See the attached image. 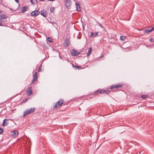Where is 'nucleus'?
I'll return each mask as SVG.
<instances>
[{"label":"nucleus","mask_w":154,"mask_h":154,"mask_svg":"<svg viewBox=\"0 0 154 154\" xmlns=\"http://www.w3.org/2000/svg\"><path fill=\"white\" fill-rule=\"evenodd\" d=\"M64 102L65 101L63 99H60L54 106L53 108L57 109L60 107L62 105H65L66 103H64Z\"/></svg>","instance_id":"nucleus-1"},{"label":"nucleus","mask_w":154,"mask_h":154,"mask_svg":"<svg viewBox=\"0 0 154 154\" xmlns=\"http://www.w3.org/2000/svg\"><path fill=\"white\" fill-rule=\"evenodd\" d=\"M123 84L122 83L116 84H113L111 85L110 87L107 88L108 90L109 89H113V88L117 89L120 88H121L123 86Z\"/></svg>","instance_id":"nucleus-2"},{"label":"nucleus","mask_w":154,"mask_h":154,"mask_svg":"<svg viewBox=\"0 0 154 154\" xmlns=\"http://www.w3.org/2000/svg\"><path fill=\"white\" fill-rule=\"evenodd\" d=\"M35 110L34 108H31L30 109H28L25 111L23 115V117L28 115L29 113H33Z\"/></svg>","instance_id":"nucleus-3"},{"label":"nucleus","mask_w":154,"mask_h":154,"mask_svg":"<svg viewBox=\"0 0 154 154\" xmlns=\"http://www.w3.org/2000/svg\"><path fill=\"white\" fill-rule=\"evenodd\" d=\"M80 53L76 50L72 49L71 52V54L72 56H75L80 54Z\"/></svg>","instance_id":"nucleus-4"},{"label":"nucleus","mask_w":154,"mask_h":154,"mask_svg":"<svg viewBox=\"0 0 154 154\" xmlns=\"http://www.w3.org/2000/svg\"><path fill=\"white\" fill-rule=\"evenodd\" d=\"M26 93L28 95H30L32 93V86H30L29 88H28L26 90Z\"/></svg>","instance_id":"nucleus-5"},{"label":"nucleus","mask_w":154,"mask_h":154,"mask_svg":"<svg viewBox=\"0 0 154 154\" xmlns=\"http://www.w3.org/2000/svg\"><path fill=\"white\" fill-rule=\"evenodd\" d=\"M18 131L15 130L11 132V135L12 137H15L18 135Z\"/></svg>","instance_id":"nucleus-6"},{"label":"nucleus","mask_w":154,"mask_h":154,"mask_svg":"<svg viewBox=\"0 0 154 154\" xmlns=\"http://www.w3.org/2000/svg\"><path fill=\"white\" fill-rule=\"evenodd\" d=\"M154 30V27H152L151 28L149 27L148 28L145 29L143 32L144 33H148L149 32H151Z\"/></svg>","instance_id":"nucleus-7"},{"label":"nucleus","mask_w":154,"mask_h":154,"mask_svg":"<svg viewBox=\"0 0 154 154\" xmlns=\"http://www.w3.org/2000/svg\"><path fill=\"white\" fill-rule=\"evenodd\" d=\"M38 76V75L37 74V72H35L33 75L32 80V83L30 84V85H31V83H33L34 81L37 80V77Z\"/></svg>","instance_id":"nucleus-8"},{"label":"nucleus","mask_w":154,"mask_h":154,"mask_svg":"<svg viewBox=\"0 0 154 154\" xmlns=\"http://www.w3.org/2000/svg\"><path fill=\"white\" fill-rule=\"evenodd\" d=\"M71 1L70 0H66V8L69 9L71 7Z\"/></svg>","instance_id":"nucleus-9"},{"label":"nucleus","mask_w":154,"mask_h":154,"mask_svg":"<svg viewBox=\"0 0 154 154\" xmlns=\"http://www.w3.org/2000/svg\"><path fill=\"white\" fill-rule=\"evenodd\" d=\"M40 14V12L38 10H35L33 11L31 13V15L32 16L36 17Z\"/></svg>","instance_id":"nucleus-10"},{"label":"nucleus","mask_w":154,"mask_h":154,"mask_svg":"<svg viewBox=\"0 0 154 154\" xmlns=\"http://www.w3.org/2000/svg\"><path fill=\"white\" fill-rule=\"evenodd\" d=\"M69 41L66 38L64 40L63 45L64 47H67L69 45Z\"/></svg>","instance_id":"nucleus-11"},{"label":"nucleus","mask_w":154,"mask_h":154,"mask_svg":"<svg viewBox=\"0 0 154 154\" xmlns=\"http://www.w3.org/2000/svg\"><path fill=\"white\" fill-rule=\"evenodd\" d=\"M40 14L44 17H46L48 15L46 11L44 9L42 10L41 11V13Z\"/></svg>","instance_id":"nucleus-12"},{"label":"nucleus","mask_w":154,"mask_h":154,"mask_svg":"<svg viewBox=\"0 0 154 154\" xmlns=\"http://www.w3.org/2000/svg\"><path fill=\"white\" fill-rule=\"evenodd\" d=\"M102 89H99L97 90L94 91L95 95H98L100 94H102Z\"/></svg>","instance_id":"nucleus-13"},{"label":"nucleus","mask_w":154,"mask_h":154,"mask_svg":"<svg viewBox=\"0 0 154 154\" xmlns=\"http://www.w3.org/2000/svg\"><path fill=\"white\" fill-rule=\"evenodd\" d=\"M7 18V17L5 15L3 14L1 15L0 16V20L1 22H3V21H2L1 20L4 19H6Z\"/></svg>","instance_id":"nucleus-14"},{"label":"nucleus","mask_w":154,"mask_h":154,"mask_svg":"<svg viewBox=\"0 0 154 154\" xmlns=\"http://www.w3.org/2000/svg\"><path fill=\"white\" fill-rule=\"evenodd\" d=\"M102 89V94H107L110 93V92L111 91H109V90H108L107 89V90H105L103 89Z\"/></svg>","instance_id":"nucleus-15"},{"label":"nucleus","mask_w":154,"mask_h":154,"mask_svg":"<svg viewBox=\"0 0 154 154\" xmlns=\"http://www.w3.org/2000/svg\"><path fill=\"white\" fill-rule=\"evenodd\" d=\"M76 7V10L77 11H81L79 3L76 2L75 4Z\"/></svg>","instance_id":"nucleus-16"},{"label":"nucleus","mask_w":154,"mask_h":154,"mask_svg":"<svg viewBox=\"0 0 154 154\" xmlns=\"http://www.w3.org/2000/svg\"><path fill=\"white\" fill-rule=\"evenodd\" d=\"M8 120L7 119H4L3 121V122H2V126H7L8 124V122H5L6 120Z\"/></svg>","instance_id":"nucleus-17"},{"label":"nucleus","mask_w":154,"mask_h":154,"mask_svg":"<svg viewBox=\"0 0 154 154\" xmlns=\"http://www.w3.org/2000/svg\"><path fill=\"white\" fill-rule=\"evenodd\" d=\"M91 51L92 47H90L88 49V51L87 52L86 54L88 56L91 54Z\"/></svg>","instance_id":"nucleus-18"},{"label":"nucleus","mask_w":154,"mask_h":154,"mask_svg":"<svg viewBox=\"0 0 154 154\" xmlns=\"http://www.w3.org/2000/svg\"><path fill=\"white\" fill-rule=\"evenodd\" d=\"M95 95L94 92H92L91 93L88 94L87 95V96H88V97H89L91 96H93L92 97H94L95 96Z\"/></svg>","instance_id":"nucleus-19"},{"label":"nucleus","mask_w":154,"mask_h":154,"mask_svg":"<svg viewBox=\"0 0 154 154\" xmlns=\"http://www.w3.org/2000/svg\"><path fill=\"white\" fill-rule=\"evenodd\" d=\"M26 8L25 6H23L21 10V12L22 13H23L26 11Z\"/></svg>","instance_id":"nucleus-20"},{"label":"nucleus","mask_w":154,"mask_h":154,"mask_svg":"<svg viewBox=\"0 0 154 154\" xmlns=\"http://www.w3.org/2000/svg\"><path fill=\"white\" fill-rule=\"evenodd\" d=\"M72 65L73 67L78 68L79 69H80L82 68L80 66L75 65V66L73 64H72Z\"/></svg>","instance_id":"nucleus-21"},{"label":"nucleus","mask_w":154,"mask_h":154,"mask_svg":"<svg viewBox=\"0 0 154 154\" xmlns=\"http://www.w3.org/2000/svg\"><path fill=\"white\" fill-rule=\"evenodd\" d=\"M8 24L7 23H3L2 22H0V26H6Z\"/></svg>","instance_id":"nucleus-22"},{"label":"nucleus","mask_w":154,"mask_h":154,"mask_svg":"<svg viewBox=\"0 0 154 154\" xmlns=\"http://www.w3.org/2000/svg\"><path fill=\"white\" fill-rule=\"evenodd\" d=\"M31 2L33 5L36 4L37 3V0H31Z\"/></svg>","instance_id":"nucleus-23"},{"label":"nucleus","mask_w":154,"mask_h":154,"mask_svg":"<svg viewBox=\"0 0 154 154\" xmlns=\"http://www.w3.org/2000/svg\"><path fill=\"white\" fill-rule=\"evenodd\" d=\"M126 38V37L124 35L121 36L120 37V39L122 41L124 40Z\"/></svg>","instance_id":"nucleus-24"},{"label":"nucleus","mask_w":154,"mask_h":154,"mask_svg":"<svg viewBox=\"0 0 154 154\" xmlns=\"http://www.w3.org/2000/svg\"><path fill=\"white\" fill-rule=\"evenodd\" d=\"M48 41L50 42H53V39L51 37H48Z\"/></svg>","instance_id":"nucleus-25"},{"label":"nucleus","mask_w":154,"mask_h":154,"mask_svg":"<svg viewBox=\"0 0 154 154\" xmlns=\"http://www.w3.org/2000/svg\"><path fill=\"white\" fill-rule=\"evenodd\" d=\"M148 95H147L144 94L141 96V98L143 99H145L147 97Z\"/></svg>","instance_id":"nucleus-26"},{"label":"nucleus","mask_w":154,"mask_h":154,"mask_svg":"<svg viewBox=\"0 0 154 154\" xmlns=\"http://www.w3.org/2000/svg\"><path fill=\"white\" fill-rule=\"evenodd\" d=\"M3 132V129L0 128V134H2Z\"/></svg>","instance_id":"nucleus-27"},{"label":"nucleus","mask_w":154,"mask_h":154,"mask_svg":"<svg viewBox=\"0 0 154 154\" xmlns=\"http://www.w3.org/2000/svg\"><path fill=\"white\" fill-rule=\"evenodd\" d=\"M85 48H84L80 50V53H82L84 51Z\"/></svg>","instance_id":"nucleus-28"},{"label":"nucleus","mask_w":154,"mask_h":154,"mask_svg":"<svg viewBox=\"0 0 154 154\" xmlns=\"http://www.w3.org/2000/svg\"><path fill=\"white\" fill-rule=\"evenodd\" d=\"M98 23L99 24V26L101 27L102 28H103V26L101 24H100V23Z\"/></svg>","instance_id":"nucleus-29"},{"label":"nucleus","mask_w":154,"mask_h":154,"mask_svg":"<svg viewBox=\"0 0 154 154\" xmlns=\"http://www.w3.org/2000/svg\"><path fill=\"white\" fill-rule=\"evenodd\" d=\"M54 10V7H53L52 8V9H51V7L50 8V11H51L52 12H53Z\"/></svg>","instance_id":"nucleus-30"},{"label":"nucleus","mask_w":154,"mask_h":154,"mask_svg":"<svg viewBox=\"0 0 154 154\" xmlns=\"http://www.w3.org/2000/svg\"><path fill=\"white\" fill-rule=\"evenodd\" d=\"M149 41L150 42H153L154 41L153 40V39L152 38H151L150 39Z\"/></svg>","instance_id":"nucleus-31"},{"label":"nucleus","mask_w":154,"mask_h":154,"mask_svg":"<svg viewBox=\"0 0 154 154\" xmlns=\"http://www.w3.org/2000/svg\"><path fill=\"white\" fill-rule=\"evenodd\" d=\"M41 66H41H40L39 67V68H38V72H41V68H40V67Z\"/></svg>","instance_id":"nucleus-32"},{"label":"nucleus","mask_w":154,"mask_h":154,"mask_svg":"<svg viewBox=\"0 0 154 154\" xmlns=\"http://www.w3.org/2000/svg\"><path fill=\"white\" fill-rule=\"evenodd\" d=\"M27 100V99H26L25 100H23V101H22V103H25Z\"/></svg>","instance_id":"nucleus-33"},{"label":"nucleus","mask_w":154,"mask_h":154,"mask_svg":"<svg viewBox=\"0 0 154 154\" xmlns=\"http://www.w3.org/2000/svg\"><path fill=\"white\" fill-rule=\"evenodd\" d=\"M98 35V32H96L94 33V36H97Z\"/></svg>","instance_id":"nucleus-34"},{"label":"nucleus","mask_w":154,"mask_h":154,"mask_svg":"<svg viewBox=\"0 0 154 154\" xmlns=\"http://www.w3.org/2000/svg\"><path fill=\"white\" fill-rule=\"evenodd\" d=\"M94 34V33L92 32H91V35H90V36L91 37H92V36Z\"/></svg>","instance_id":"nucleus-35"},{"label":"nucleus","mask_w":154,"mask_h":154,"mask_svg":"<svg viewBox=\"0 0 154 154\" xmlns=\"http://www.w3.org/2000/svg\"><path fill=\"white\" fill-rule=\"evenodd\" d=\"M15 1L17 3H19V0H15Z\"/></svg>","instance_id":"nucleus-36"},{"label":"nucleus","mask_w":154,"mask_h":154,"mask_svg":"<svg viewBox=\"0 0 154 154\" xmlns=\"http://www.w3.org/2000/svg\"><path fill=\"white\" fill-rule=\"evenodd\" d=\"M55 0H47V1H54Z\"/></svg>","instance_id":"nucleus-37"},{"label":"nucleus","mask_w":154,"mask_h":154,"mask_svg":"<svg viewBox=\"0 0 154 154\" xmlns=\"http://www.w3.org/2000/svg\"><path fill=\"white\" fill-rule=\"evenodd\" d=\"M65 59L67 62H69V60L68 59Z\"/></svg>","instance_id":"nucleus-38"},{"label":"nucleus","mask_w":154,"mask_h":154,"mask_svg":"<svg viewBox=\"0 0 154 154\" xmlns=\"http://www.w3.org/2000/svg\"><path fill=\"white\" fill-rule=\"evenodd\" d=\"M59 57L61 59H62L63 58L62 57H61L60 56H59Z\"/></svg>","instance_id":"nucleus-39"},{"label":"nucleus","mask_w":154,"mask_h":154,"mask_svg":"<svg viewBox=\"0 0 154 154\" xmlns=\"http://www.w3.org/2000/svg\"><path fill=\"white\" fill-rule=\"evenodd\" d=\"M2 13L1 11L0 10V14Z\"/></svg>","instance_id":"nucleus-40"}]
</instances>
